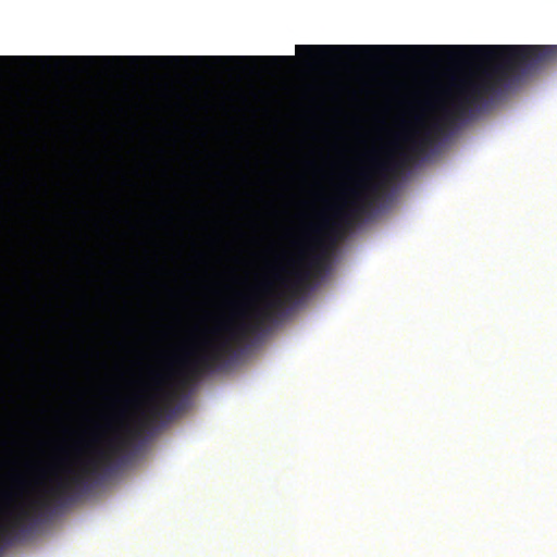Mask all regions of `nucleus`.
<instances>
[{"label": "nucleus", "mask_w": 557, "mask_h": 557, "mask_svg": "<svg viewBox=\"0 0 557 557\" xmlns=\"http://www.w3.org/2000/svg\"><path fill=\"white\" fill-rule=\"evenodd\" d=\"M371 162L375 171L382 174L393 171L398 165V163H392L389 161L380 160L377 158H372Z\"/></svg>", "instance_id": "nucleus-5"}, {"label": "nucleus", "mask_w": 557, "mask_h": 557, "mask_svg": "<svg viewBox=\"0 0 557 557\" xmlns=\"http://www.w3.org/2000/svg\"><path fill=\"white\" fill-rule=\"evenodd\" d=\"M433 141L434 139L432 134L428 133L411 145V150L417 154H421L433 144Z\"/></svg>", "instance_id": "nucleus-4"}, {"label": "nucleus", "mask_w": 557, "mask_h": 557, "mask_svg": "<svg viewBox=\"0 0 557 557\" xmlns=\"http://www.w3.org/2000/svg\"><path fill=\"white\" fill-rule=\"evenodd\" d=\"M166 376L162 373L154 375L158 386V396L149 398L147 411L143 412L135 428L127 426V436L116 434L108 443L107 449H98L96 456L86 459L79 470L67 469L66 476H59L55 484L48 490L49 498L55 503L66 500L76 490L85 487L91 479L97 478L107 469L113 457L122 454L129 444L128 437H137L141 431L152 422L161 419L168 411L170 405L175 398V392L171 388H164L163 384Z\"/></svg>", "instance_id": "nucleus-1"}, {"label": "nucleus", "mask_w": 557, "mask_h": 557, "mask_svg": "<svg viewBox=\"0 0 557 557\" xmlns=\"http://www.w3.org/2000/svg\"><path fill=\"white\" fill-rule=\"evenodd\" d=\"M106 428L110 429L111 428V421L108 420L107 423H106Z\"/></svg>", "instance_id": "nucleus-9"}, {"label": "nucleus", "mask_w": 557, "mask_h": 557, "mask_svg": "<svg viewBox=\"0 0 557 557\" xmlns=\"http://www.w3.org/2000/svg\"><path fill=\"white\" fill-rule=\"evenodd\" d=\"M246 305H249V306H250V305H252V301H251V299H250V298H247V299H246Z\"/></svg>", "instance_id": "nucleus-8"}, {"label": "nucleus", "mask_w": 557, "mask_h": 557, "mask_svg": "<svg viewBox=\"0 0 557 557\" xmlns=\"http://www.w3.org/2000/svg\"><path fill=\"white\" fill-rule=\"evenodd\" d=\"M99 440V436H94V441H98Z\"/></svg>", "instance_id": "nucleus-10"}, {"label": "nucleus", "mask_w": 557, "mask_h": 557, "mask_svg": "<svg viewBox=\"0 0 557 557\" xmlns=\"http://www.w3.org/2000/svg\"><path fill=\"white\" fill-rule=\"evenodd\" d=\"M371 175L368 171L359 172V180L352 187H345L341 196L323 198L322 207L310 213H301L296 218L297 225L309 233L320 234L337 228L346 219L347 201L344 194L361 200V188L376 190L377 186L370 183Z\"/></svg>", "instance_id": "nucleus-2"}, {"label": "nucleus", "mask_w": 557, "mask_h": 557, "mask_svg": "<svg viewBox=\"0 0 557 557\" xmlns=\"http://www.w3.org/2000/svg\"><path fill=\"white\" fill-rule=\"evenodd\" d=\"M136 400H137V398H136V399L127 398V399H125V400H124V404H125V405H129V404H132V403H134V401H136Z\"/></svg>", "instance_id": "nucleus-7"}, {"label": "nucleus", "mask_w": 557, "mask_h": 557, "mask_svg": "<svg viewBox=\"0 0 557 557\" xmlns=\"http://www.w3.org/2000/svg\"><path fill=\"white\" fill-rule=\"evenodd\" d=\"M50 505H51L50 499L47 497H44V498L35 500L32 504V509L36 513H41L42 511L47 510L50 507Z\"/></svg>", "instance_id": "nucleus-6"}, {"label": "nucleus", "mask_w": 557, "mask_h": 557, "mask_svg": "<svg viewBox=\"0 0 557 557\" xmlns=\"http://www.w3.org/2000/svg\"><path fill=\"white\" fill-rule=\"evenodd\" d=\"M32 519V511L21 506L7 521L0 523V543H9L15 535L26 530V523Z\"/></svg>", "instance_id": "nucleus-3"}]
</instances>
